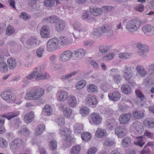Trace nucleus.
<instances>
[{"label":"nucleus","instance_id":"f257e3e1","mask_svg":"<svg viewBox=\"0 0 154 154\" xmlns=\"http://www.w3.org/2000/svg\"><path fill=\"white\" fill-rule=\"evenodd\" d=\"M45 91L41 88H38L27 93L25 98L28 100H37L41 97L44 94Z\"/></svg>","mask_w":154,"mask_h":154},{"label":"nucleus","instance_id":"f03ea898","mask_svg":"<svg viewBox=\"0 0 154 154\" xmlns=\"http://www.w3.org/2000/svg\"><path fill=\"white\" fill-rule=\"evenodd\" d=\"M141 24L139 20L133 19L128 21L125 25V28L128 32L133 33L137 31L140 28Z\"/></svg>","mask_w":154,"mask_h":154},{"label":"nucleus","instance_id":"7ed1b4c3","mask_svg":"<svg viewBox=\"0 0 154 154\" xmlns=\"http://www.w3.org/2000/svg\"><path fill=\"white\" fill-rule=\"evenodd\" d=\"M44 66L43 65H41L40 67V71L38 70V68L35 67L32 72H34L35 76V80L39 81L42 80L47 79L49 78L50 76L47 73H43Z\"/></svg>","mask_w":154,"mask_h":154},{"label":"nucleus","instance_id":"20e7f679","mask_svg":"<svg viewBox=\"0 0 154 154\" xmlns=\"http://www.w3.org/2000/svg\"><path fill=\"white\" fill-rule=\"evenodd\" d=\"M59 40L56 37L49 39L46 44V49L49 52H52L56 50L58 45Z\"/></svg>","mask_w":154,"mask_h":154},{"label":"nucleus","instance_id":"39448f33","mask_svg":"<svg viewBox=\"0 0 154 154\" xmlns=\"http://www.w3.org/2000/svg\"><path fill=\"white\" fill-rule=\"evenodd\" d=\"M134 69L133 66H131L129 64H126L124 66L122 73L125 80L129 81L131 79L133 75L132 69Z\"/></svg>","mask_w":154,"mask_h":154},{"label":"nucleus","instance_id":"423d86ee","mask_svg":"<svg viewBox=\"0 0 154 154\" xmlns=\"http://www.w3.org/2000/svg\"><path fill=\"white\" fill-rule=\"evenodd\" d=\"M23 143L22 139L18 138L14 139L9 143L10 149L13 152L17 151L20 149Z\"/></svg>","mask_w":154,"mask_h":154},{"label":"nucleus","instance_id":"0eeeda50","mask_svg":"<svg viewBox=\"0 0 154 154\" xmlns=\"http://www.w3.org/2000/svg\"><path fill=\"white\" fill-rule=\"evenodd\" d=\"M137 46L138 49L137 52L138 54L143 58L146 57L147 56L146 53H148L149 50V47L140 43H137Z\"/></svg>","mask_w":154,"mask_h":154},{"label":"nucleus","instance_id":"6e6552de","mask_svg":"<svg viewBox=\"0 0 154 154\" xmlns=\"http://www.w3.org/2000/svg\"><path fill=\"white\" fill-rule=\"evenodd\" d=\"M1 96L4 100L8 102H13L16 99V97L12 92L6 91L2 92Z\"/></svg>","mask_w":154,"mask_h":154},{"label":"nucleus","instance_id":"1a4fd4ad","mask_svg":"<svg viewBox=\"0 0 154 154\" xmlns=\"http://www.w3.org/2000/svg\"><path fill=\"white\" fill-rule=\"evenodd\" d=\"M73 53L70 50L63 51L60 54L59 59L62 62H66L73 57Z\"/></svg>","mask_w":154,"mask_h":154},{"label":"nucleus","instance_id":"9d476101","mask_svg":"<svg viewBox=\"0 0 154 154\" xmlns=\"http://www.w3.org/2000/svg\"><path fill=\"white\" fill-rule=\"evenodd\" d=\"M100 28L103 35H106L108 36H111L113 34L112 27L111 26L104 24L100 27Z\"/></svg>","mask_w":154,"mask_h":154},{"label":"nucleus","instance_id":"9b49d317","mask_svg":"<svg viewBox=\"0 0 154 154\" xmlns=\"http://www.w3.org/2000/svg\"><path fill=\"white\" fill-rule=\"evenodd\" d=\"M73 53V57L75 60H79L84 56L86 51L83 48H81L74 51Z\"/></svg>","mask_w":154,"mask_h":154},{"label":"nucleus","instance_id":"f8f14e48","mask_svg":"<svg viewBox=\"0 0 154 154\" xmlns=\"http://www.w3.org/2000/svg\"><path fill=\"white\" fill-rule=\"evenodd\" d=\"M131 114L129 113H124L122 114L119 117V121L120 124L125 125L130 121Z\"/></svg>","mask_w":154,"mask_h":154},{"label":"nucleus","instance_id":"ddd939ff","mask_svg":"<svg viewBox=\"0 0 154 154\" xmlns=\"http://www.w3.org/2000/svg\"><path fill=\"white\" fill-rule=\"evenodd\" d=\"M59 42L62 46H65L71 44L73 42L72 38H69L65 36H61L59 38Z\"/></svg>","mask_w":154,"mask_h":154},{"label":"nucleus","instance_id":"4468645a","mask_svg":"<svg viewBox=\"0 0 154 154\" xmlns=\"http://www.w3.org/2000/svg\"><path fill=\"white\" fill-rule=\"evenodd\" d=\"M85 103L87 105L93 106L96 105L97 101L94 97L91 95L89 94L86 97Z\"/></svg>","mask_w":154,"mask_h":154},{"label":"nucleus","instance_id":"2eb2a0df","mask_svg":"<svg viewBox=\"0 0 154 154\" xmlns=\"http://www.w3.org/2000/svg\"><path fill=\"white\" fill-rule=\"evenodd\" d=\"M115 133L119 137H123L126 135V129L123 126H118L115 129Z\"/></svg>","mask_w":154,"mask_h":154},{"label":"nucleus","instance_id":"dca6fc26","mask_svg":"<svg viewBox=\"0 0 154 154\" xmlns=\"http://www.w3.org/2000/svg\"><path fill=\"white\" fill-rule=\"evenodd\" d=\"M73 26L75 30L78 31L82 34H85L87 32V29L85 27L81 26L79 22H75L73 24Z\"/></svg>","mask_w":154,"mask_h":154},{"label":"nucleus","instance_id":"f3484780","mask_svg":"<svg viewBox=\"0 0 154 154\" xmlns=\"http://www.w3.org/2000/svg\"><path fill=\"white\" fill-rule=\"evenodd\" d=\"M137 97L140 99L139 103V105H140V107H142L145 106L146 103L145 100L144 95L139 90H137L135 91Z\"/></svg>","mask_w":154,"mask_h":154},{"label":"nucleus","instance_id":"a211bd4d","mask_svg":"<svg viewBox=\"0 0 154 154\" xmlns=\"http://www.w3.org/2000/svg\"><path fill=\"white\" fill-rule=\"evenodd\" d=\"M91 117L93 122L96 124H100L102 121V117L97 113L94 112L92 113Z\"/></svg>","mask_w":154,"mask_h":154},{"label":"nucleus","instance_id":"6ab92c4d","mask_svg":"<svg viewBox=\"0 0 154 154\" xmlns=\"http://www.w3.org/2000/svg\"><path fill=\"white\" fill-rule=\"evenodd\" d=\"M65 26V22L59 19L55 23V30L58 32L63 31Z\"/></svg>","mask_w":154,"mask_h":154},{"label":"nucleus","instance_id":"aec40b11","mask_svg":"<svg viewBox=\"0 0 154 154\" xmlns=\"http://www.w3.org/2000/svg\"><path fill=\"white\" fill-rule=\"evenodd\" d=\"M34 72H32L30 74L26 76L23 80L24 86H27L30 82V80L35 78V76L34 74Z\"/></svg>","mask_w":154,"mask_h":154},{"label":"nucleus","instance_id":"412c9836","mask_svg":"<svg viewBox=\"0 0 154 154\" xmlns=\"http://www.w3.org/2000/svg\"><path fill=\"white\" fill-rule=\"evenodd\" d=\"M136 70L137 74L141 76H144L146 74L147 72L142 65H137L136 67Z\"/></svg>","mask_w":154,"mask_h":154},{"label":"nucleus","instance_id":"4be33fe9","mask_svg":"<svg viewBox=\"0 0 154 154\" xmlns=\"http://www.w3.org/2000/svg\"><path fill=\"white\" fill-rule=\"evenodd\" d=\"M59 20L57 16L53 15L45 17L43 20V21L45 23H56Z\"/></svg>","mask_w":154,"mask_h":154},{"label":"nucleus","instance_id":"5701e85b","mask_svg":"<svg viewBox=\"0 0 154 154\" xmlns=\"http://www.w3.org/2000/svg\"><path fill=\"white\" fill-rule=\"evenodd\" d=\"M34 117V112H31L25 116L24 118V121L26 123H29L33 121Z\"/></svg>","mask_w":154,"mask_h":154},{"label":"nucleus","instance_id":"b1692460","mask_svg":"<svg viewBox=\"0 0 154 154\" xmlns=\"http://www.w3.org/2000/svg\"><path fill=\"white\" fill-rule=\"evenodd\" d=\"M90 12L91 14L94 16H98L101 15L102 12L103 10L101 8L94 7L93 8H91Z\"/></svg>","mask_w":154,"mask_h":154},{"label":"nucleus","instance_id":"393cba45","mask_svg":"<svg viewBox=\"0 0 154 154\" xmlns=\"http://www.w3.org/2000/svg\"><path fill=\"white\" fill-rule=\"evenodd\" d=\"M108 96L110 100L114 101H118L121 97V95L118 91L113 92L112 94H109Z\"/></svg>","mask_w":154,"mask_h":154},{"label":"nucleus","instance_id":"a878e982","mask_svg":"<svg viewBox=\"0 0 154 154\" xmlns=\"http://www.w3.org/2000/svg\"><path fill=\"white\" fill-rule=\"evenodd\" d=\"M144 124L146 127L148 128H154V119L149 118L145 120Z\"/></svg>","mask_w":154,"mask_h":154},{"label":"nucleus","instance_id":"bb28decb","mask_svg":"<svg viewBox=\"0 0 154 154\" xmlns=\"http://www.w3.org/2000/svg\"><path fill=\"white\" fill-rule=\"evenodd\" d=\"M8 66L10 69H13L17 65V62L15 59L13 58H8L7 60Z\"/></svg>","mask_w":154,"mask_h":154},{"label":"nucleus","instance_id":"cd10ccee","mask_svg":"<svg viewBox=\"0 0 154 154\" xmlns=\"http://www.w3.org/2000/svg\"><path fill=\"white\" fill-rule=\"evenodd\" d=\"M48 27L47 26H44L42 28L40 31V34L43 38H47L48 37L49 33L48 31Z\"/></svg>","mask_w":154,"mask_h":154},{"label":"nucleus","instance_id":"c85d7f7f","mask_svg":"<svg viewBox=\"0 0 154 154\" xmlns=\"http://www.w3.org/2000/svg\"><path fill=\"white\" fill-rule=\"evenodd\" d=\"M45 126L43 124L39 125L34 132V135L38 136L41 135L45 130Z\"/></svg>","mask_w":154,"mask_h":154},{"label":"nucleus","instance_id":"c756f323","mask_svg":"<svg viewBox=\"0 0 154 154\" xmlns=\"http://www.w3.org/2000/svg\"><path fill=\"white\" fill-rule=\"evenodd\" d=\"M68 97V94L67 91H61L57 98L58 100L60 101H65Z\"/></svg>","mask_w":154,"mask_h":154},{"label":"nucleus","instance_id":"7c9ffc66","mask_svg":"<svg viewBox=\"0 0 154 154\" xmlns=\"http://www.w3.org/2000/svg\"><path fill=\"white\" fill-rule=\"evenodd\" d=\"M133 117L137 119H140L144 117V114L143 112L137 110L134 111L132 113Z\"/></svg>","mask_w":154,"mask_h":154},{"label":"nucleus","instance_id":"2f4dec72","mask_svg":"<svg viewBox=\"0 0 154 154\" xmlns=\"http://www.w3.org/2000/svg\"><path fill=\"white\" fill-rule=\"evenodd\" d=\"M106 131L101 128H97L95 132V135L99 138H103L106 135Z\"/></svg>","mask_w":154,"mask_h":154},{"label":"nucleus","instance_id":"473e14b6","mask_svg":"<svg viewBox=\"0 0 154 154\" xmlns=\"http://www.w3.org/2000/svg\"><path fill=\"white\" fill-rule=\"evenodd\" d=\"M68 103L71 107H75L77 104L75 97L73 96H69L68 99Z\"/></svg>","mask_w":154,"mask_h":154},{"label":"nucleus","instance_id":"72a5a7b5","mask_svg":"<svg viewBox=\"0 0 154 154\" xmlns=\"http://www.w3.org/2000/svg\"><path fill=\"white\" fill-rule=\"evenodd\" d=\"M87 91L90 93H94L98 91V88L95 85L90 84L87 86Z\"/></svg>","mask_w":154,"mask_h":154},{"label":"nucleus","instance_id":"f704fd0d","mask_svg":"<svg viewBox=\"0 0 154 154\" xmlns=\"http://www.w3.org/2000/svg\"><path fill=\"white\" fill-rule=\"evenodd\" d=\"M92 34L96 38L99 37L103 35L100 27L94 29L92 32Z\"/></svg>","mask_w":154,"mask_h":154},{"label":"nucleus","instance_id":"c9c22d12","mask_svg":"<svg viewBox=\"0 0 154 154\" xmlns=\"http://www.w3.org/2000/svg\"><path fill=\"white\" fill-rule=\"evenodd\" d=\"M4 115L5 118L10 120L11 119L19 115V113L17 112H8L6 114H4Z\"/></svg>","mask_w":154,"mask_h":154},{"label":"nucleus","instance_id":"e433bc0d","mask_svg":"<svg viewBox=\"0 0 154 154\" xmlns=\"http://www.w3.org/2000/svg\"><path fill=\"white\" fill-rule=\"evenodd\" d=\"M89 109L88 107L84 106L80 109L79 112L82 117H85L89 114Z\"/></svg>","mask_w":154,"mask_h":154},{"label":"nucleus","instance_id":"4c0bfd02","mask_svg":"<svg viewBox=\"0 0 154 154\" xmlns=\"http://www.w3.org/2000/svg\"><path fill=\"white\" fill-rule=\"evenodd\" d=\"M60 133L61 135L63 136L69 135L71 133L70 129L68 128L61 127L60 129Z\"/></svg>","mask_w":154,"mask_h":154},{"label":"nucleus","instance_id":"58836bf2","mask_svg":"<svg viewBox=\"0 0 154 154\" xmlns=\"http://www.w3.org/2000/svg\"><path fill=\"white\" fill-rule=\"evenodd\" d=\"M40 41H38L36 38L31 37L27 40V44L29 45H38Z\"/></svg>","mask_w":154,"mask_h":154},{"label":"nucleus","instance_id":"ea45409f","mask_svg":"<svg viewBox=\"0 0 154 154\" xmlns=\"http://www.w3.org/2000/svg\"><path fill=\"white\" fill-rule=\"evenodd\" d=\"M79 72V70H77L72 72H71L69 74L63 75L61 76L60 79L63 80H65L68 79L72 77L73 76L75 75Z\"/></svg>","mask_w":154,"mask_h":154},{"label":"nucleus","instance_id":"a19ab883","mask_svg":"<svg viewBox=\"0 0 154 154\" xmlns=\"http://www.w3.org/2000/svg\"><path fill=\"white\" fill-rule=\"evenodd\" d=\"M81 146L79 145H76L72 148L70 154H79L80 151Z\"/></svg>","mask_w":154,"mask_h":154},{"label":"nucleus","instance_id":"79ce46f5","mask_svg":"<svg viewBox=\"0 0 154 154\" xmlns=\"http://www.w3.org/2000/svg\"><path fill=\"white\" fill-rule=\"evenodd\" d=\"M8 71L7 65L6 63L2 61L0 63V71L3 73L6 72Z\"/></svg>","mask_w":154,"mask_h":154},{"label":"nucleus","instance_id":"37998d69","mask_svg":"<svg viewBox=\"0 0 154 154\" xmlns=\"http://www.w3.org/2000/svg\"><path fill=\"white\" fill-rule=\"evenodd\" d=\"M43 112L47 116H50L52 112V109L49 105H46L44 107Z\"/></svg>","mask_w":154,"mask_h":154},{"label":"nucleus","instance_id":"c03bdc74","mask_svg":"<svg viewBox=\"0 0 154 154\" xmlns=\"http://www.w3.org/2000/svg\"><path fill=\"white\" fill-rule=\"evenodd\" d=\"M131 139L128 137L124 138L122 140V145L124 147H126L128 146L131 143Z\"/></svg>","mask_w":154,"mask_h":154},{"label":"nucleus","instance_id":"a18cd8bd","mask_svg":"<svg viewBox=\"0 0 154 154\" xmlns=\"http://www.w3.org/2000/svg\"><path fill=\"white\" fill-rule=\"evenodd\" d=\"M86 84L85 80H82L77 83L75 85L76 88L77 89H82L85 87Z\"/></svg>","mask_w":154,"mask_h":154},{"label":"nucleus","instance_id":"49530a36","mask_svg":"<svg viewBox=\"0 0 154 154\" xmlns=\"http://www.w3.org/2000/svg\"><path fill=\"white\" fill-rule=\"evenodd\" d=\"M153 28V27L150 25H146L143 27L142 30L145 34L147 35Z\"/></svg>","mask_w":154,"mask_h":154},{"label":"nucleus","instance_id":"de8ad7c7","mask_svg":"<svg viewBox=\"0 0 154 154\" xmlns=\"http://www.w3.org/2000/svg\"><path fill=\"white\" fill-rule=\"evenodd\" d=\"M122 92L126 94H128L131 92L130 87L128 85H123L121 88Z\"/></svg>","mask_w":154,"mask_h":154},{"label":"nucleus","instance_id":"09e8293b","mask_svg":"<svg viewBox=\"0 0 154 154\" xmlns=\"http://www.w3.org/2000/svg\"><path fill=\"white\" fill-rule=\"evenodd\" d=\"M44 3L45 6L49 7H53L55 5L54 0H45Z\"/></svg>","mask_w":154,"mask_h":154},{"label":"nucleus","instance_id":"8fccbe9b","mask_svg":"<svg viewBox=\"0 0 154 154\" xmlns=\"http://www.w3.org/2000/svg\"><path fill=\"white\" fill-rule=\"evenodd\" d=\"M49 147L52 151L55 150L57 148V142L54 140H51L49 143Z\"/></svg>","mask_w":154,"mask_h":154},{"label":"nucleus","instance_id":"3c124183","mask_svg":"<svg viewBox=\"0 0 154 154\" xmlns=\"http://www.w3.org/2000/svg\"><path fill=\"white\" fill-rule=\"evenodd\" d=\"M18 133L25 136H28L30 134V132L27 128H25L19 130Z\"/></svg>","mask_w":154,"mask_h":154},{"label":"nucleus","instance_id":"603ef678","mask_svg":"<svg viewBox=\"0 0 154 154\" xmlns=\"http://www.w3.org/2000/svg\"><path fill=\"white\" fill-rule=\"evenodd\" d=\"M133 126L138 132H139L142 127V124L140 122L136 121L133 124Z\"/></svg>","mask_w":154,"mask_h":154},{"label":"nucleus","instance_id":"864d4df0","mask_svg":"<svg viewBox=\"0 0 154 154\" xmlns=\"http://www.w3.org/2000/svg\"><path fill=\"white\" fill-rule=\"evenodd\" d=\"M116 120L114 119H111L108 120L106 123L107 127L109 129H112L113 126L114 125Z\"/></svg>","mask_w":154,"mask_h":154},{"label":"nucleus","instance_id":"5fc2aeb1","mask_svg":"<svg viewBox=\"0 0 154 154\" xmlns=\"http://www.w3.org/2000/svg\"><path fill=\"white\" fill-rule=\"evenodd\" d=\"M14 28L11 26H8L7 27L6 30V34L7 35H10L14 32Z\"/></svg>","mask_w":154,"mask_h":154},{"label":"nucleus","instance_id":"6e6d98bb","mask_svg":"<svg viewBox=\"0 0 154 154\" xmlns=\"http://www.w3.org/2000/svg\"><path fill=\"white\" fill-rule=\"evenodd\" d=\"M72 110L70 108H68L63 112L64 116L66 118H69L72 114Z\"/></svg>","mask_w":154,"mask_h":154},{"label":"nucleus","instance_id":"4d7b16f0","mask_svg":"<svg viewBox=\"0 0 154 154\" xmlns=\"http://www.w3.org/2000/svg\"><path fill=\"white\" fill-rule=\"evenodd\" d=\"M91 135L88 132H85L81 135V137L83 140L87 141L91 138Z\"/></svg>","mask_w":154,"mask_h":154},{"label":"nucleus","instance_id":"13d9d810","mask_svg":"<svg viewBox=\"0 0 154 154\" xmlns=\"http://www.w3.org/2000/svg\"><path fill=\"white\" fill-rule=\"evenodd\" d=\"M122 77L120 74H117L114 75L113 77V79L116 83L118 84L120 83V81L122 79Z\"/></svg>","mask_w":154,"mask_h":154},{"label":"nucleus","instance_id":"bf43d9fd","mask_svg":"<svg viewBox=\"0 0 154 154\" xmlns=\"http://www.w3.org/2000/svg\"><path fill=\"white\" fill-rule=\"evenodd\" d=\"M19 17L23 19L24 20H27L31 18V16L30 15H28L26 12H22L19 15Z\"/></svg>","mask_w":154,"mask_h":154},{"label":"nucleus","instance_id":"052dcab7","mask_svg":"<svg viewBox=\"0 0 154 154\" xmlns=\"http://www.w3.org/2000/svg\"><path fill=\"white\" fill-rule=\"evenodd\" d=\"M103 11L104 13H107L109 11H111L114 9V7L111 6H104L101 8Z\"/></svg>","mask_w":154,"mask_h":154},{"label":"nucleus","instance_id":"680f3d73","mask_svg":"<svg viewBox=\"0 0 154 154\" xmlns=\"http://www.w3.org/2000/svg\"><path fill=\"white\" fill-rule=\"evenodd\" d=\"M130 55L129 54L124 52L121 53L119 54V57L122 59H127L129 58Z\"/></svg>","mask_w":154,"mask_h":154},{"label":"nucleus","instance_id":"e2e57ef3","mask_svg":"<svg viewBox=\"0 0 154 154\" xmlns=\"http://www.w3.org/2000/svg\"><path fill=\"white\" fill-rule=\"evenodd\" d=\"M114 56V55L113 53H109L103 56L102 58L105 60H110L113 59Z\"/></svg>","mask_w":154,"mask_h":154},{"label":"nucleus","instance_id":"0e129e2a","mask_svg":"<svg viewBox=\"0 0 154 154\" xmlns=\"http://www.w3.org/2000/svg\"><path fill=\"white\" fill-rule=\"evenodd\" d=\"M7 146V142L4 139L0 138V147L2 148H6Z\"/></svg>","mask_w":154,"mask_h":154},{"label":"nucleus","instance_id":"69168bd1","mask_svg":"<svg viewBox=\"0 0 154 154\" xmlns=\"http://www.w3.org/2000/svg\"><path fill=\"white\" fill-rule=\"evenodd\" d=\"M83 130V126L82 125H78L75 129V132L77 134L81 133Z\"/></svg>","mask_w":154,"mask_h":154},{"label":"nucleus","instance_id":"338daca9","mask_svg":"<svg viewBox=\"0 0 154 154\" xmlns=\"http://www.w3.org/2000/svg\"><path fill=\"white\" fill-rule=\"evenodd\" d=\"M144 6L142 4H139L135 7V9L140 12H143L144 10Z\"/></svg>","mask_w":154,"mask_h":154},{"label":"nucleus","instance_id":"774afa93","mask_svg":"<svg viewBox=\"0 0 154 154\" xmlns=\"http://www.w3.org/2000/svg\"><path fill=\"white\" fill-rule=\"evenodd\" d=\"M57 122L59 126H61L64 125L65 124L64 118L63 116H61L59 118L57 121Z\"/></svg>","mask_w":154,"mask_h":154}]
</instances>
